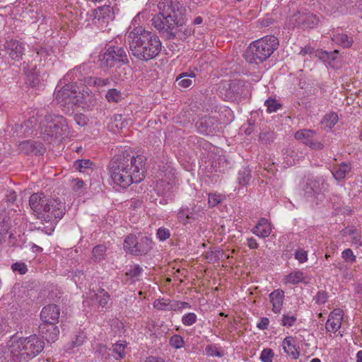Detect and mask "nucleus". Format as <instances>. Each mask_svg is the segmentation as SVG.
<instances>
[{"label": "nucleus", "instance_id": "nucleus-7", "mask_svg": "<svg viewBox=\"0 0 362 362\" xmlns=\"http://www.w3.org/2000/svg\"><path fill=\"white\" fill-rule=\"evenodd\" d=\"M45 347V343L37 335H30L26 338H21L13 345L11 352L20 360L28 361L39 354Z\"/></svg>", "mask_w": 362, "mask_h": 362}, {"label": "nucleus", "instance_id": "nucleus-25", "mask_svg": "<svg viewBox=\"0 0 362 362\" xmlns=\"http://www.w3.org/2000/svg\"><path fill=\"white\" fill-rule=\"evenodd\" d=\"M270 301L272 303V310L275 313L280 312L284 298V292L277 289L269 294Z\"/></svg>", "mask_w": 362, "mask_h": 362}, {"label": "nucleus", "instance_id": "nucleus-16", "mask_svg": "<svg viewBox=\"0 0 362 362\" xmlns=\"http://www.w3.org/2000/svg\"><path fill=\"white\" fill-rule=\"evenodd\" d=\"M4 47L6 53L15 61H20L24 54V46L22 42L17 40L6 41Z\"/></svg>", "mask_w": 362, "mask_h": 362}, {"label": "nucleus", "instance_id": "nucleus-13", "mask_svg": "<svg viewBox=\"0 0 362 362\" xmlns=\"http://www.w3.org/2000/svg\"><path fill=\"white\" fill-rule=\"evenodd\" d=\"M197 131L202 134L210 135L216 134L221 128V123L215 117H203L196 123Z\"/></svg>", "mask_w": 362, "mask_h": 362}, {"label": "nucleus", "instance_id": "nucleus-64", "mask_svg": "<svg viewBox=\"0 0 362 362\" xmlns=\"http://www.w3.org/2000/svg\"><path fill=\"white\" fill-rule=\"evenodd\" d=\"M247 246L250 249H257L258 247V243L254 238H247Z\"/></svg>", "mask_w": 362, "mask_h": 362}, {"label": "nucleus", "instance_id": "nucleus-54", "mask_svg": "<svg viewBox=\"0 0 362 362\" xmlns=\"http://www.w3.org/2000/svg\"><path fill=\"white\" fill-rule=\"evenodd\" d=\"M122 74L125 75L124 68L121 65H117L115 71L112 72V78L115 80H123Z\"/></svg>", "mask_w": 362, "mask_h": 362}, {"label": "nucleus", "instance_id": "nucleus-53", "mask_svg": "<svg viewBox=\"0 0 362 362\" xmlns=\"http://www.w3.org/2000/svg\"><path fill=\"white\" fill-rule=\"evenodd\" d=\"M296 321V317L294 315H284L281 325L283 326L291 327Z\"/></svg>", "mask_w": 362, "mask_h": 362}, {"label": "nucleus", "instance_id": "nucleus-63", "mask_svg": "<svg viewBox=\"0 0 362 362\" xmlns=\"http://www.w3.org/2000/svg\"><path fill=\"white\" fill-rule=\"evenodd\" d=\"M73 182H74V190L75 191H77L83 187L84 182L82 180L76 178L74 179Z\"/></svg>", "mask_w": 362, "mask_h": 362}, {"label": "nucleus", "instance_id": "nucleus-18", "mask_svg": "<svg viewBox=\"0 0 362 362\" xmlns=\"http://www.w3.org/2000/svg\"><path fill=\"white\" fill-rule=\"evenodd\" d=\"M325 185H327V184L322 178L310 177L307 179L303 189L308 196L313 197L319 194Z\"/></svg>", "mask_w": 362, "mask_h": 362}, {"label": "nucleus", "instance_id": "nucleus-44", "mask_svg": "<svg viewBox=\"0 0 362 362\" xmlns=\"http://www.w3.org/2000/svg\"><path fill=\"white\" fill-rule=\"evenodd\" d=\"M177 220L180 223H182L183 225L186 226L187 224L191 223L187 213L186 212V209L185 207H182L177 214Z\"/></svg>", "mask_w": 362, "mask_h": 362}, {"label": "nucleus", "instance_id": "nucleus-28", "mask_svg": "<svg viewBox=\"0 0 362 362\" xmlns=\"http://www.w3.org/2000/svg\"><path fill=\"white\" fill-rule=\"evenodd\" d=\"M332 39L334 42L345 48L350 47L354 42L351 37H349L346 34L344 33L336 34Z\"/></svg>", "mask_w": 362, "mask_h": 362}, {"label": "nucleus", "instance_id": "nucleus-31", "mask_svg": "<svg viewBox=\"0 0 362 362\" xmlns=\"http://www.w3.org/2000/svg\"><path fill=\"white\" fill-rule=\"evenodd\" d=\"M107 247L103 245H96L93 248V257L95 262H100L105 259Z\"/></svg>", "mask_w": 362, "mask_h": 362}, {"label": "nucleus", "instance_id": "nucleus-55", "mask_svg": "<svg viewBox=\"0 0 362 362\" xmlns=\"http://www.w3.org/2000/svg\"><path fill=\"white\" fill-rule=\"evenodd\" d=\"M125 344L122 343H116L113 345V351L118 354L119 358H122L124 356Z\"/></svg>", "mask_w": 362, "mask_h": 362}, {"label": "nucleus", "instance_id": "nucleus-11", "mask_svg": "<svg viewBox=\"0 0 362 362\" xmlns=\"http://www.w3.org/2000/svg\"><path fill=\"white\" fill-rule=\"evenodd\" d=\"M56 100L62 106L72 107L78 105L81 101V93L73 89V86L66 84L56 94Z\"/></svg>", "mask_w": 362, "mask_h": 362}, {"label": "nucleus", "instance_id": "nucleus-24", "mask_svg": "<svg viewBox=\"0 0 362 362\" xmlns=\"http://www.w3.org/2000/svg\"><path fill=\"white\" fill-rule=\"evenodd\" d=\"M175 178L171 174H165L158 184V190L163 194H166L170 192L175 187Z\"/></svg>", "mask_w": 362, "mask_h": 362}, {"label": "nucleus", "instance_id": "nucleus-33", "mask_svg": "<svg viewBox=\"0 0 362 362\" xmlns=\"http://www.w3.org/2000/svg\"><path fill=\"white\" fill-rule=\"evenodd\" d=\"M185 208L190 222L197 220L202 216L201 207L199 206L194 205L192 207L187 206Z\"/></svg>", "mask_w": 362, "mask_h": 362}, {"label": "nucleus", "instance_id": "nucleus-8", "mask_svg": "<svg viewBox=\"0 0 362 362\" xmlns=\"http://www.w3.org/2000/svg\"><path fill=\"white\" fill-rule=\"evenodd\" d=\"M218 92L223 100L239 103L247 97L248 86L242 80L225 81L220 84Z\"/></svg>", "mask_w": 362, "mask_h": 362}, {"label": "nucleus", "instance_id": "nucleus-51", "mask_svg": "<svg viewBox=\"0 0 362 362\" xmlns=\"http://www.w3.org/2000/svg\"><path fill=\"white\" fill-rule=\"evenodd\" d=\"M157 237L160 240H167L168 238H170V230L167 228H159L158 230H157Z\"/></svg>", "mask_w": 362, "mask_h": 362}, {"label": "nucleus", "instance_id": "nucleus-41", "mask_svg": "<svg viewBox=\"0 0 362 362\" xmlns=\"http://www.w3.org/2000/svg\"><path fill=\"white\" fill-rule=\"evenodd\" d=\"M259 138L262 143L269 144L274 141V133L270 131L263 132L259 134Z\"/></svg>", "mask_w": 362, "mask_h": 362}, {"label": "nucleus", "instance_id": "nucleus-27", "mask_svg": "<svg viewBox=\"0 0 362 362\" xmlns=\"http://www.w3.org/2000/svg\"><path fill=\"white\" fill-rule=\"evenodd\" d=\"M293 339L292 337H286L282 342V346L284 351L292 358L296 359L299 356V352L297 351L295 345L293 344Z\"/></svg>", "mask_w": 362, "mask_h": 362}, {"label": "nucleus", "instance_id": "nucleus-50", "mask_svg": "<svg viewBox=\"0 0 362 362\" xmlns=\"http://www.w3.org/2000/svg\"><path fill=\"white\" fill-rule=\"evenodd\" d=\"M342 258L347 262L354 263L356 262V256L351 249H346L342 252Z\"/></svg>", "mask_w": 362, "mask_h": 362}, {"label": "nucleus", "instance_id": "nucleus-10", "mask_svg": "<svg viewBox=\"0 0 362 362\" xmlns=\"http://www.w3.org/2000/svg\"><path fill=\"white\" fill-rule=\"evenodd\" d=\"M100 61L103 66L112 68L118 64H129V58L124 48L117 46H110L100 57Z\"/></svg>", "mask_w": 362, "mask_h": 362}, {"label": "nucleus", "instance_id": "nucleus-5", "mask_svg": "<svg viewBox=\"0 0 362 362\" xmlns=\"http://www.w3.org/2000/svg\"><path fill=\"white\" fill-rule=\"evenodd\" d=\"M279 47V40L274 35H267L252 42L245 57L250 64H259L268 59Z\"/></svg>", "mask_w": 362, "mask_h": 362}, {"label": "nucleus", "instance_id": "nucleus-60", "mask_svg": "<svg viewBox=\"0 0 362 362\" xmlns=\"http://www.w3.org/2000/svg\"><path fill=\"white\" fill-rule=\"evenodd\" d=\"M269 323V320L267 317H262L257 327L261 330H264L267 329Z\"/></svg>", "mask_w": 362, "mask_h": 362}, {"label": "nucleus", "instance_id": "nucleus-43", "mask_svg": "<svg viewBox=\"0 0 362 362\" xmlns=\"http://www.w3.org/2000/svg\"><path fill=\"white\" fill-rule=\"evenodd\" d=\"M185 342L183 338L178 334L172 336L170 339V344L175 349H180L183 346Z\"/></svg>", "mask_w": 362, "mask_h": 362}, {"label": "nucleus", "instance_id": "nucleus-17", "mask_svg": "<svg viewBox=\"0 0 362 362\" xmlns=\"http://www.w3.org/2000/svg\"><path fill=\"white\" fill-rule=\"evenodd\" d=\"M59 315V307L55 304H50L42 308L40 313V319L42 322L58 323Z\"/></svg>", "mask_w": 362, "mask_h": 362}, {"label": "nucleus", "instance_id": "nucleus-46", "mask_svg": "<svg viewBox=\"0 0 362 362\" xmlns=\"http://www.w3.org/2000/svg\"><path fill=\"white\" fill-rule=\"evenodd\" d=\"M274 351L271 349H264L261 353L260 359L262 362H272Z\"/></svg>", "mask_w": 362, "mask_h": 362}, {"label": "nucleus", "instance_id": "nucleus-12", "mask_svg": "<svg viewBox=\"0 0 362 362\" xmlns=\"http://www.w3.org/2000/svg\"><path fill=\"white\" fill-rule=\"evenodd\" d=\"M316 132L312 129H301L295 133L296 139L300 141L311 149L320 151L324 148V144L315 139Z\"/></svg>", "mask_w": 362, "mask_h": 362}, {"label": "nucleus", "instance_id": "nucleus-19", "mask_svg": "<svg viewBox=\"0 0 362 362\" xmlns=\"http://www.w3.org/2000/svg\"><path fill=\"white\" fill-rule=\"evenodd\" d=\"M295 21L298 26L305 29L312 28L316 25L319 22V18L311 13H301L296 16Z\"/></svg>", "mask_w": 362, "mask_h": 362}, {"label": "nucleus", "instance_id": "nucleus-21", "mask_svg": "<svg viewBox=\"0 0 362 362\" xmlns=\"http://www.w3.org/2000/svg\"><path fill=\"white\" fill-rule=\"evenodd\" d=\"M252 233L260 238L268 237L272 232V228L265 218H262L258 223L252 228Z\"/></svg>", "mask_w": 362, "mask_h": 362}, {"label": "nucleus", "instance_id": "nucleus-59", "mask_svg": "<svg viewBox=\"0 0 362 362\" xmlns=\"http://www.w3.org/2000/svg\"><path fill=\"white\" fill-rule=\"evenodd\" d=\"M74 121L79 125V126H84L86 124V118L85 115L82 114H76L74 115Z\"/></svg>", "mask_w": 362, "mask_h": 362}, {"label": "nucleus", "instance_id": "nucleus-3", "mask_svg": "<svg viewBox=\"0 0 362 362\" xmlns=\"http://www.w3.org/2000/svg\"><path fill=\"white\" fill-rule=\"evenodd\" d=\"M127 38L132 54L139 60L148 62L160 52L161 42L154 33L137 28L129 33Z\"/></svg>", "mask_w": 362, "mask_h": 362}, {"label": "nucleus", "instance_id": "nucleus-30", "mask_svg": "<svg viewBox=\"0 0 362 362\" xmlns=\"http://www.w3.org/2000/svg\"><path fill=\"white\" fill-rule=\"evenodd\" d=\"M94 298L98 300L102 308H104L108 303L110 295L103 288H100L98 292L94 294Z\"/></svg>", "mask_w": 362, "mask_h": 362}, {"label": "nucleus", "instance_id": "nucleus-57", "mask_svg": "<svg viewBox=\"0 0 362 362\" xmlns=\"http://www.w3.org/2000/svg\"><path fill=\"white\" fill-rule=\"evenodd\" d=\"M110 81L109 78H95L93 81V84L98 87H103L109 85Z\"/></svg>", "mask_w": 362, "mask_h": 362}, {"label": "nucleus", "instance_id": "nucleus-42", "mask_svg": "<svg viewBox=\"0 0 362 362\" xmlns=\"http://www.w3.org/2000/svg\"><path fill=\"white\" fill-rule=\"evenodd\" d=\"M11 269L13 272H17L20 274H25L28 272V267L24 262H16L12 264Z\"/></svg>", "mask_w": 362, "mask_h": 362}, {"label": "nucleus", "instance_id": "nucleus-9", "mask_svg": "<svg viewBox=\"0 0 362 362\" xmlns=\"http://www.w3.org/2000/svg\"><path fill=\"white\" fill-rule=\"evenodd\" d=\"M123 246L127 253L141 256L147 254L152 249L153 241L147 236L129 234L125 238Z\"/></svg>", "mask_w": 362, "mask_h": 362}, {"label": "nucleus", "instance_id": "nucleus-62", "mask_svg": "<svg viewBox=\"0 0 362 362\" xmlns=\"http://www.w3.org/2000/svg\"><path fill=\"white\" fill-rule=\"evenodd\" d=\"M351 242L354 245H356V246H360L361 245V235H359L358 233H355L352 236H351Z\"/></svg>", "mask_w": 362, "mask_h": 362}, {"label": "nucleus", "instance_id": "nucleus-14", "mask_svg": "<svg viewBox=\"0 0 362 362\" xmlns=\"http://www.w3.org/2000/svg\"><path fill=\"white\" fill-rule=\"evenodd\" d=\"M18 151L25 155H42L45 152L44 145L35 141L26 140L18 144Z\"/></svg>", "mask_w": 362, "mask_h": 362}, {"label": "nucleus", "instance_id": "nucleus-6", "mask_svg": "<svg viewBox=\"0 0 362 362\" xmlns=\"http://www.w3.org/2000/svg\"><path fill=\"white\" fill-rule=\"evenodd\" d=\"M40 128L43 140L48 143L65 135L69 130L66 119L54 114L46 115L41 121Z\"/></svg>", "mask_w": 362, "mask_h": 362}, {"label": "nucleus", "instance_id": "nucleus-49", "mask_svg": "<svg viewBox=\"0 0 362 362\" xmlns=\"http://www.w3.org/2000/svg\"><path fill=\"white\" fill-rule=\"evenodd\" d=\"M295 258L300 263H304L308 260V252L302 248H299L295 252Z\"/></svg>", "mask_w": 362, "mask_h": 362}, {"label": "nucleus", "instance_id": "nucleus-36", "mask_svg": "<svg viewBox=\"0 0 362 362\" xmlns=\"http://www.w3.org/2000/svg\"><path fill=\"white\" fill-rule=\"evenodd\" d=\"M338 54V51L334 50V52H328L326 51H317L316 56L319 57L321 60L325 62H329V60H334L337 55Z\"/></svg>", "mask_w": 362, "mask_h": 362}, {"label": "nucleus", "instance_id": "nucleus-38", "mask_svg": "<svg viewBox=\"0 0 362 362\" xmlns=\"http://www.w3.org/2000/svg\"><path fill=\"white\" fill-rule=\"evenodd\" d=\"M251 175L250 170L243 169L240 170L238 176V183L243 186L246 185L250 180Z\"/></svg>", "mask_w": 362, "mask_h": 362}, {"label": "nucleus", "instance_id": "nucleus-47", "mask_svg": "<svg viewBox=\"0 0 362 362\" xmlns=\"http://www.w3.org/2000/svg\"><path fill=\"white\" fill-rule=\"evenodd\" d=\"M303 279V273L300 271L291 273L288 276V280L289 282L296 284L300 282Z\"/></svg>", "mask_w": 362, "mask_h": 362}, {"label": "nucleus", "instance_id": "nucleus-1", "mask_svg": "<svg viewBox=\"0 0 362 362\" xmlns=\"http://www.w3.org/2000/svg\"><path fill=\"white\" fill-rule=\"evenodd\" d=\"M158 13L151 19L152 25L168 40H186L192 30L186 26L187 8L177 0H161Z\"/></svg>", "mask_w": 362, "mask_h": 362}, {"label": "nucleus", "instance_id": "nucleus-58", "mask_svg": "<svg viewBox=\"0 0 362 362\" xmlns=\"http://www.w3.org/2000/svg\"><path fill=\"white\" fill-rule=\"evenodd\" d=\"M317 303H324L327 300V293L324 291H319L315 297Z\"/></svg>", "mask_w": 362, "mask_h": 362}, {"label": "nucleus", "instance_id": "nucleus-35", "mask_svg": "<svg viewBox=\"0 0 362 362\" xmlns=\"http://www.w3.org/2000/svg\"><path fill=\"white\" fill-rule=\"evenodd\" d=\"M341 320L329 317L326 322V329L328 332H336L341 327Z\"/></svg>", "mask_w": 362, "mask_h": 362}, {"label": "nucleus", "instance_id": "nucleus-40", "mask_svg": "<svg viewBox=\"0 0 362 362\" xmlns=\"http://www.w3.org/2000/svg\"><path fill=\"white\" fill-rule=\"evenodd\" d=\"M95 354L101 360H107L110 356L108 348L103 344H98L96 346Z\"/></svg>", "mask_w": 362, "mask_h": 362}, {"label": "nucleus", "instance_id": "nucleus-22", "mask_svg": "<svg viewBox=\"0 0 362 362\" xmlns=\"http://www.w3.org/2000/svg\"><path fill=\"white\" fill-rule=\"evenodd\" d=\"M351 165L349 163H341L333 166L332 173L337 181H341L346 175L351 171Z\"/></svg>", "mask_w": 362, "mask_h": 362}, {"label": "nucleus", "instance_id": "nucleus-2", "mask_svg": "<svg viewBox=\"0 0 362 362\" xmlns=\"http://www.w3.org/2000/svg\"><path fill=\"white\" fill-rule=\"evenodd\" d=\"M146 160L144 156H134L127 151H122L114 156L110 163L111 179L122 188L140 182L145 177Z\"/></svg>", "mask_w": 362, "mask_h": 362}, {"label": "nucleus", "instance_id": "nucleus-34", "mask_svg": "<svg viewBox=\"0 0 362 362\" xmlns=\"http://www.w3.org/2000/svg\"><path fill=\"white\" fill-rule=\"evenodd\" d=\"M105 98L110 103H118L122 100V93L115 88H111L107 92Z\"/></svg>", "mask_w": 362, "mask_h": 362}, {"label": "nucleus", "instance_id": "nucleus-32", "mask_svg": "<svg viewBox=\"0 0 362 362\" xmlns=\"http://www.w3.org/2000/svg\"><path fill=\"white\" fill-rule=\"evenodd\" d=\"M92 165L93 163L89 159L77 160L74 163V168L81 173L92 169Z\"/></svg>", "mask_w": 362, "mask_h": 362}, {"label": "nucleus", "instance_id": "nucleus-15", "mask_svg": "<svg viewBox=\"0 0 362 362\" xmlns=\"http://www.w3.org/2000/svg\"><path fill=\"white\" fill-rule=\"evenodd\" d=\"M57 323L42 322L39 326L40 335L48 342H54L57 340L59 329Z\"/></svg>", "mask_w": 362, "mask_h": 362}, {"label": "nucleus", "instance_id": "nucleus-20", "mask_svg": "<svg viewBox=\"0 0 362 362\" xmlns=\"http://www.w3.org/2000/svg\"><path fill=\"white\" fill-rule=\"evenodd\" d=\"M112 13V8L110 6H100L93 11V23L102 25L108 22Z\"/></svg>", "mask_w": 362, "mask_h": 362}, {"label": "nucleus", "instance_id": "nucleus-23", "mask_svg": "<svg viewBox=\"0 0 362 362\" xmlns=\"http://www.w3.org/2000/svg\"><path fill=\"white\" fill-rule=\"evenodd\" d=\"M196 75L193 71L182 72L176 78L177 85L182 88H186L190 87L195 82Z\"/></svg>", "mask_w": 362, "mask_h": 362}, {"label": "nucleus", "instance_id": "nucleus-52", "mask_svg": "<svg viewBox=\"0 0 362 362\" xmlns=\"http://www.w3.org/2000/svg\"><path fill=\"white\" fill-rule=\"evenodd\" d=\"M219 253H222L223 254V252H221L220 250H216L215 252L211 251V252H207L206 254V259L210 263L216 262L219 259V256H218Z\"/></svg>", "mask_w": 362, "mask_h": 362}, {"label": "nucleus", "instance_id": "nucleus-56", "mask_svg": "<svg viewBox=\"0 0 362 362\" xmlns=\"http://www.w3.org/2000/svg\"><path fill=\"white\" fill-rule=\"evenodd\" d=\"M221 201V195L209 194V205L211 207L216 206Z\"/></svg>", "mask_w": 362, "mask_h": 362}, {"label": "nucleus", "instance_id": "nucleus-29", "mask_svg": "<svg viewBox=\"0 0 362 362\" xmlns=\"http://www.w3.org/2000/svg\"><path fill=\"white\" fill-rule=\"evenodd\" d=\"M338 121V115L335 112L327 114L321 121L322 127L324 129L333 127Z\"/></svg>", "mask_w": 362, "mask_h": 362}, {"label": "nucleus", "instance_id": "nucleus-4", "mask_svg": "<svg viewBox=\"0 0 362 362\" xmlns=\"http://www.w3.org/2000/svg\"><path fill=\"white\" fill-rule=\"evenodd\" d=\"M33 214L42 222L49 223L46 233L51 234L57 222L65 214V204L58 199H49L43 193H34L29 199Z\"/></svg>", "mask_w": 362, "mask_h": 362}, {"label": "nucleus", "instance_id": "nucleus-48", "mask_svg": "<svg viewBox=\"0 0 362 362\" xmlns=\"http://www.w3.org/2000/svg\"><path fill=\"white\" fill-rule=\"evenodd\" d=\"M143 269L139 265H134L126 272V276L131 279L136 278L140 275Z\"/></svg>", "mask_w": 362, "mask_h": 362}, {"label": "nucleus", "instance_id": "nucleus-37", "mask_svg": "<svg viewBox=\"0 0 362 362\" xmlns=\"http://www.w3.org/2000/svg\"><path fill=\"white\" fill-rule=\"evenodd\" d=\"M264 105L267 107V112L269 113L277 111L281 107V103L271 98L265 101Z\"/></svg>", "mask_w": 362, "mask_h": 362}, {"label": "nucleus", "instance_id": "nucleus-39", "mask_svg": "<svg viewBox=\"0 0 362 362\" xmlns=\"http://www.w3.org/2000/svg\"><path fill=\"white\" fill-rule=\"evenodd\" d=\"M205 352L206 355L210 356L221 357L223 356V352L220 351L219 347L216 344L207 345L205 349Z\"/></svg>", "mask_w": 362, "mask_h": 362}, {"label": "nucleus", "instance_id": "nucleus-45", "mask_svg": "<svg viewBox=\"0 0 362 362\" xmlns=\"http://www.w3.org/2000/svg\"><path fill=\"white\" fill-rule=\"evenodd\" d=\"M197 321V315L194 313H189L182 317V322L185 326H190Z\"/></svg>", "mask_w": 362, "mask_h": 362}, {"label": "nucleus", "instance_id": "nucleus-26", "mask_svg": "<svg viewBox=\"0 0 362 362\" xmlns=\"http://www.w3.org/2000/svg\"><path fill=\"white\" fill-rule=\"evenodd\" d=\"M85 69V65L76 66L65 75L64 80L69 83L76 82L77 80L81 81Z\"/></svg>", "mask_w": 362, "mask_h": 362}, {"label": "nucleus", "instance_id": "nucleus-61", "mask_svg": "<svg viewBox=\"0 0 362 362\" xmlns=\"http://www.w3.org/2000/svg\"><path fill=\"white\" fill-rule=\"evenodd\" d=\"M329 317L336 318L342 320L343 314L340 309H334L329 315Z\"/></svg>", "mask_w": 362, "mask_h": 362}]
</instances>
